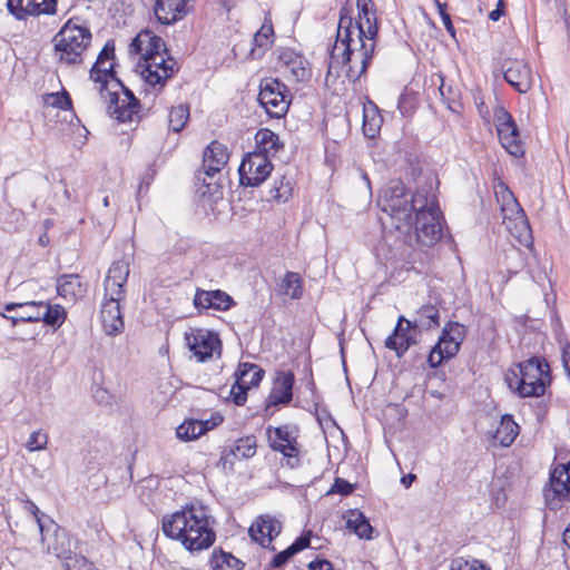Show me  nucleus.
<instances>
[{"instance_id":"nucleus-15","label":"nucleus","mask_w":570,"mask_h":570,"mask_svg":"<svg viewBox=\"0 0 570 570\" xmlns=\"http://www.w3.org/2000/svg\"><path fill=\"white\" fill-rule=\"evenodd\" d=\"M272 169L273 165L267 156L259 151L248 153L238 168L239 181L246 187L259 186L271 175Z\"/></svg>"},{"instance_id":"nucleus-45","label":"nucleus","mask_w":570,"mask_h":570,"mask_svg":"<svg viewBox=\"0 0 570 570\" xmlns=\"http://www.w3.org/2000/svg\"><path fill=\"white\" fill-rule=\"evenodd\" d=\"M274 36L273 26L271 22H264L261 29L254 35V43L259 49H266L272 42Z\"/></svg>"},{"instance_id":"nucleus-14","label":"nucleus","mask_w":570,"mask_h":570,"mask_svg":"<svg viewBox=\"0 0 570 570\" xmlns=\"http://www.w3.org/2000/svg\"><path fill=\"white\" fill-rule=\"evenodd\" d=\"M185 341L197 362L204 363L214 356L220 357L222 341L218 333L206 328H190Z\"/></svg>"},{"instance_id":"nucleus-55","label":"nucleus","mask_w":570,"mask_h":570,"mask_svg":"<svg viewBox=\"0 0 570 570\" xmlns=\"http://www.w3.org/2000/svg\"><path fill=\"white\" fill-rule=\"evenodd\" d=\"M309 542V535H301L291 544V548L295 551V553H297L307 548Z\"/></svg>"},{"instance_id":"nucleus-57","label":"nucleus","mask_w":570,"mask_h":570,"mask_svg":"<svg viewBox=\"0 0 570 570\" xmlns=\"http://www.w3.org/2000/svg\"><path fill=\"white\" fill-rule=\"evenodd\" d=\"M29 507H30V510L33 513L36 521L38 523L40 534H41V542L45 543L46 542V532H45V525L42 524L41 519L38 517L39 509L33 502H29Z\"/></svg>"},{"instance_id":"nucleus-10","label":"nucleus","mask_w":570,"mask_h":570,"mask_svg":"<svg viewBox=\"0 0 570 570\" xmlns=\"http://www.w3.org/2000/svg\"><path fill=\"white\" fill-rule=\"evenodd\" d=\"M466 336V328L458 322H448L439 336L438 343L428 356L430 367L435 368L444 361L454 357Z\"/></svg>"},{"instance_id":"nucleus-32","label":"nucleus","mask_w":570,"mask_h":570,"mask_svg":"<svg viewBox=\"0 0 570 570\" xmlns=\"http://www.w3.org/2000/svg\"><path fill=\"white\" fill-rule=\"evenodd\" d=\"M356 28L353 27L352 17H341L338 20L336 40L331 51L332 60L336 59V51L340 50V45H344V55L345 59H347V53L350 51L351 42H354V38L352 37Z\"/></svg>"},{"instance_id":"nucleus-56","label":"nucleus","mask_w":570,"mask_h":570,"mask_svg":"<svg viewBox=\"0 0 570 570\" xmlns=\"http://www.w3.org/2000/svg\"><path fill=\"white\" fill-rule=\"evenodd\" d=\"M309 570H334L333 564L323 559V560H314L308 563Z\"/></svg>"},{"instance_id":"nucleus-53","label":"nucleus","mask_w":570,"mask_h":570,"mask_svg":"<svg viewBox=\"0 0 570 570\" xmlns=\"http://www.w3.org/2000/svg\"><path fill=\"white\" fill-rule=\"evenodd\" d=\"M440 79H441V85L439 87V91H440L442 99L444 101H446L448 104H450L451 101H454L455 95H454L453 90L451 89L450 86L449 87L445 86L444 79L442 76H440Z\"/></svg>"},{"instance_id":"nucleus-41","label":"nucleus","mask_w":570,"mask_h":570,"mask_svg":"<svg viewBox=\"0 0 570 570\" xmlns=\"http://www.w3.org/2000/svg\"><path fill=\"white\" fill-rule=\"evenodd\" d=\"M417 322L426 328L438 327L440 325V313L434 305H423L417 311Z\"/></svg>"},{"instance_id":"nucleus-38","label":"nucleus","mask_w":570,"mask_h":570,"mask_svg":"<svg viewBox=\"0 0 570 570\" xmlns=\"http://www.w3.org/2000/svg\"><path fill=\"white\" fill-rule=\"evenodd\" d=\"M40 321L52 327H59L66 320V311L60 305H50L42 302L39 308Z\"/></svg>"},{"instance_id":"nucleus-2","label":"nucleus","mask_w":570,"mask_h":570,"mask_svg":"<svg viewBox=\"0 0 570 570\" xmlns=\"http://www.w3.org/2000/svg\"><path fill=\"white\" fill-rule=\"evenodd\" d=\"M214 521L203 505H188L181 511L165 515L161 529L166 537L181 542L189 552L208 549L216 539Z\"/></svg>"},{"instance_id":"nucleus-8","label":"nucleus","mask_w":570,"mask_h":570,"mask_svg":"<svg viewBox=\"0 0 570 570\" xmlns=\"http://www.w3.org/2000/svg\"><path fill=\"white\" fill-rule=\"evenodd\" d=\"M416 193L411 198L405 193V187L401 181H392L383 191V196L379 200L382 210L387 213L391 218L395 219V227L411 228L414 224V213L417 207L414 206Z\"/></svg>"},{"instance_id":"nucleus-24","label":"nucleus","mask_w":570,"mask_h":570,"mask_svg":"<svg viewBox=\"0 0 570 570\" xmlns=\"http://www.w3.org/2000/svg\"><path fill=\"white\" fill-rule=\"evenodd\" d=\"M194 305L198 309L227 311L235 305L234 299L220 289L205 291L198 288L194 296Z\"/></svg>"},{"instance_id":"nucleus-18","label":"nucleus","mask_w":570,"mask_h":570,"mask_svg":"<svg viewBox=\"0 0 570 570\" xmlns=\"http://www.w3.org/2000/svg\"><path fill=\"white\" fill-rule=\"evenodd\" d=\"M236 382L230 389L233 402L244 405L247 400V391L257 386L264 376V370L254 363H240L235 373Z\"/></svg>"},{"instance_id":"nucleus-4","label":"nucleus","mask_w":570,"mask_h":570,"mask_svg":"<svg viewBox=\"0 0 570 570\" xmlns=\"http://www.w3.org/2000/svg\"><path fill=\"white\" fill-rule=\"evenodd\" d=\"M129 275V264L119 259L111 264L104 281L105 295L100 318L105 333L116 335L125 327L121 302L125 301V285Z\"/></svg>"},{"instance_id":"nucleus-7","label":"nucleus","mask_w":570,"mask_h":570,"mask_svg":"<svg viewBox=\"0 0 570 570\" xmlns=\"http://www.w3.org/2000/svg\"><path fill=\"white\" fill-rule=\"evenodd\" d=\"M414 206V226L417 240L424 246H432L442 237L441 212L434 195L425 189L416 191Z\"/></svg>"},{"instance_id":"nucleus-39","label":"nucleus","mask_w":570,"mask_h":570,"mask_svg":"<svg viewBox=\"0 0 570 570\" xmlns=\"http://www.w3.org/2000/svg\"><path fill=\"white\" fill-rule=\"evenodd\" d=\"M357 38L366 39L367 41H376L379 27L376 24V18L374 12L368 16L360 17V21L356 24Z\"/></svg>"},{"instance_id":"nucleus-3","label":"nucleus","mask_w":570,"mask_h":570,"mask_svg":"<svg viewBox=\"0 0 570 570\" xmlns=\"http://www.w3.org/2000/svg\"><path fill=\"white\" fill-rule=\"evenodd\" d=\"M130 52L144 58L141 77L155 90L159 91L167 79L178 70L177 61L167 56L164 40L150 31H142L132 39Z\"/></svg>"},{"instance_id":"nucleus-46","label":"nucleus","mask_w":570,"mask_h":570,"mask_svg":"<svg viewBox=\"0 0 570 570\" xmlns=\"http://www.w3.org/2000/svg\"><path fill=\"white\" fill-rule=\"evenodd\" d=\"M48 444V434L41 430L33 431L26 443V448L30 452L41 451Z\"/></svg>"},{"instance_id":"nucleus-16","label":"nucleus","mask_w":570,"mask_h":570,"mask_svg":"<svg viewBox=\"0 0 570 570\" xmlns=\"http://www.w3.org/2000/svg\"><path fill=\"white\" fill-rule=\"evenodd\" d=\"M495 128L502 147L512 156L523 155V145L515 121L504 108L494 112Z\"/></svg>"},{"instance_id":"nucleus-6","label":"nucleus","mask_w":570,"mask_h":570,"mask_svg":"<svg viewBox=\"0 0 570 570\" xmlns=\"http://www.w3.org/2000/svg\"><path fill=\"white\" fill-rule=\"evenodd\" d=\"M91 39L89 26L78 17L70 18L53 37L59 61L67 65L81 63Z\"/></svg>"},{"instance_id":"nucleus-48","label":"nucleus","mask_w":570,"mask_h":570,"mask_svg":"<svg viewBox=\"0 0 570 570\" xmlns=\"http://www.w3.org/2000/svg\"><path fill=\"white\" fill-rule=\"evenodd\" d=\"M450 570H487L479 560H464L458 558L452 560Z\"/></svg>"},{"instance_id":"nucleus-61","label":"nucleus","mask_w":570,"mask_h":570,"mask_svg":"<svg viewBox=\"0 0 570 570\" xmlns=\"http://www.w3.org/2000/svg\"><path fill=\"white\" fill-rule=\"evenodd\" d=\"M416 479V475L413 474V473H409L404 476H402L401 479V483L405 487V488H410L411 484L413 483V481Z\"/></svg>"},{"instance_id":"nucleus-34","label":"nucleus","mask_w":570,"mask_h":570,"mask_svg":"<svg viewBox=\"0 0 570 570\" xmlns=\"http://www.w3.org/2000/svg\"><path fill=\"white\" fill-rule=\"evenodd\" d=\"M209 566L212 570H240L244 563L230 552L214 549L209 559Z\"/></svg>"},{"instance_id":"nucleus-37","label":"nucleus","mask_w":570,"mask_h":570,"mask_svg":"<svg viewBox=\"0 0 570 570\" xmlns=\"http://www.w3.org/2000/svg\"><path fill=\"white\" fill-rule=\"evenodd\" d=\"M206 423L202 420H186L176 429V435L183 441H193L206 433Z\"/></svg>"},{"instance_id":"nucleus-62","label":"nucleus","mask_w":570,"mask_h":570,"mask_svg":"<svg viewBox=\"0 0 570 570\" xmlns=\"http://www.w3.org/2000/svg\"><path fill=\"white\" fill-rule=\"evenodd\" d=\"M352 8L348 3H345L341 10H340V18L341 17H351Z\"/></svg>"},{"instance_id":"nucleus-13","label":"nucleus","mask_w":570,"mask_h":570,"mask_svg":"<svg viewBox=\"0 0 570 570\" xmlns=\"http://www.w3.org/2000/svg\"><path fill=\"white\" fill-rule=\"evenodd\" d=\"M296 429L291 425H281L277 428L267 426L266 435L269 448L283 454L285 464L291 468L299 465V448L297 443Z\"/></svg>"},{"instance_id":"nucleus-59","label":"nucleus","mask_w":570,"mask_h":570,"mask_svg":"<svg viewBox=\"0 0 570 570\" xmlns=\"http://www.w3.org/2000/svg\"><path fill=\"white\" fill-rule=\"evenodd\" d=\"M372 0H357L358 17H365L371 13L370 6Z\"/></svg>"},{"instance_id":"nucleus-43","label":"nucleus","mask_w":570,"mask_h":570,"mask_svg":"<svg viewBox=\"0 0 570 570\" xmlns=\"http://www.w3.org/2000/svg\"><path fill=\"white\" fill-rule=\"evenodd\" d=\"M271 197L278 202H286L292 195V186L288 180H285L284 177L279 179V181H275L273 188L271 189Z\"/></svg>"},{"instance_id":"nucleus-29","label":"nucleus","mask_w":570,"mask_h":570,"mask_svg":"<svg viewBox=\"0 0 570 570\" xmlns=\"http://www.w3.org/2000/svg\"><path fill=\"white\" fill-rule=\"evenodd\" d=\"M257 443L256 438L254 435H247L244 438L238 439L233 446H230L228 450L225 449L222 452L220 462L224 466H226L227 463L230 465L233 464V461L230 460V456H234L235 459H249L253 458L256 453Z\"/></svg>"},{"instance_id":"nucleus-5","label":"nucleus","mask_w":570,"mask_h":570,"mask_svg":"<svg viewBox=\"0 0 570 570\" xmlns=\"http://www.w3.org/2000/svg\"><path fill=\"white\" fill-rule=\"evenodd\" d=\"M505 376L508 386L520 397H539L551 383L549 363L539 356L530 357L517 364Z\"/></svg>"},{"instance_id":"nucleus-11","label":"nucleus","mask_w":570,"mask_h":570,"mask_svg":"<svg viewBox=\"0 0 570 570\" xmlns=\"http://www.w3.org/2000/svg\"><path fill=\"white\" fill-rule=\"evenodd\" d=\"M258 102L271 118L284 117L291 105V94L276 78H264L259 83Z\"/></svg>"},{"instance_id":"nucleus-21","label":"nucleus","mask_w":570,"mask_h":570,"mask_svg":"<svg viewBox=\"0 0 570 570\" xmlns=\"http://www.w3.org/2000/svg\"><path fill=\"white\" fill-rule=\"evenodd\" d=\"M281 522L269 515H261L250 525L248 534L250 539L263 548H269L272 541L281 533Z\"/></svg>"},{"instance_id":"nucleus-27","label":"nucleus","mask_w":570,"mask_h":570,"mask_svg":"<svg viewBox=\"0 0 570 570\" xmlns=\"http://www.w3.org/2000/svg\"><path fill=\"white\" fill-rule=\"evenodd\" d=\"M188 0H156L154 12L163 24H171L181 20L187 13Z\"/></svg>"},{"instance_id":"nucleus-49","label":"nucleus","mask_w":570,"mask_h":570,"mask_svg":"<svg viewBox=\"0 0 570 570\" xmlns=\"http://www.w3.org/2000/svg\"><path fill=\"white\" fill-rule=\"evenodd\" d=\"M49 98V104L53 107L62 110L71 108V98L66 91L51 94Z\"/></svg>"},{"instance_id":"nucleus-33","label":"nucleus","mask_w":570,"mask_h":570,"mask_svg":"<svg viewBox=\"0 0 570 570\" xmlns=\"http://www.w3.org/2000/svg\"><path fill=\"white\" fill-rule=\"evenodd\" d=\"M346 528L360 539H372L373 528L360 510H350L346 518Z\"/></svg>"},{"instance_id":"nucleus-26","label":"nucleus","mask_w":570,"mask_h":570,"mask_svg":"<svg viewBox=\"0 0 570 570\" xmlns=\"http://www.w3.org/2000/svg\"><path fill=\"white\" fill-rule=\"evenodd\" d=\"M415 326V323L400 316L393 333L385 341V347L394 351L397 356H402L414 343L407 332Z\"/></svg>"},{"instance_id":"nucleus-23","label":"nucleus","mask_w":570,"mask_h":570,"mask_svg":"<svg viewBox=\"0 0 570 570\" xmlns=\"http://www.w3.org/2000/svg\"><path fill=\"white\" fill-rule=\"evenodd\" d=\"M295 376L292 372H278L274 381L265 411L278 404H288L293 397Z\"/></svg>"},{"instance_id":"nucleus-35","label":"nucleus","mask_w":570,"mask_h":570,"mask_svg":"<svg viewBox=\"0 0 570 570\" xmlns=\"http://www.w3.org/2000/svg\"><path fill=\"white\" fill-rule=\"evenodd\" d=\"M518 434L519 425L514 422L512 415H503L497 428L494 439H497L502 446H509L513 443Z\"/></svg>"},{"instance_id":"nucleus-17","label":"nucleus","mask_w":570,"mask_h":570,"mask_svg":"<svg viewBox=\"0 0 570 570\" xmlns=\"http://www.w3.org/2000/svg\"><path fill=\"white\" fill-rule=\"evenodd\" d=\"M543 495L551 510L560 509L563 500L570 501V462L554 468Z\"/></svg>"},{"instance_id":"nucleus-60","label":"nucleus","mask_w":570,"mask_h":570,"mask_svg":"<svg viewBox=\"0 0 570 570\" xmlns=\"http://www.w3.org/2000/svg\"><path fill=\"white\" fill-rule=\"evenodd\" d=\"M223 416L219 414L213 415L209 420L202 421V423H206V432L218 426L223 422Z\"/></svg>"},{"instance_id":"nucleus-42","label":"nucleus","mask_w":570,"mask_h":570,"mask_svg":"<svg viewBox=\"0 0 570 570\" xmlns=\"http://www.w3.org/2000/svg\"><path fill=\"white\" fill-rule=\"evenodd\" d=\"M189 118V108L185 105L173 107L169 111V127L175 131H180Z\"/></svg>"},{"instance_id":"nucleus-47","label":"nucleus","mask_w":570,"mask_h":570,"mask_svg":"<svg viewBox=\"0 0 570 570\" xmlns=\"http://www.w3.org/2000/svg\"><path fill=\"white\" fill-rule=\"evenodd\" d=\"M31 0H8V10L17 18H22L24 14H30Z\"/></svg>"},{"instance_id":"nucleus-30","label":"nucleus","mask_w":570,"mask_h":570,"mask_svg":"<svg viewBox=\"0 0 570 570\" xmlns=\"http://www.w3.org/2000/svg\"><path fill=\"white\" fill-rule=\"evenodd\" d=\"M87 292L86 285L80 282L77 274H65L57 279V293L68 302H76Z\"/></svg>"},{"instance_id":"nucleus-25","label":"nucleus","mask_w":570,"mask_h":570,"mask_svg":"<svg viewBox=\"0 0 570 570\" xmlns=\"http://www.w3.org/2000/svg\"><path fill=\"white\" fill-rule=\"evenodd\" d=\"M229 154L227 147L219 141H212L204 151L203 168L208 177L218 174L228 163Z\"/></svg>"},{"instance_id":"nucleus-19","label":"nucleus","mask_w":570,"mask_h":570,"mask_svg":"<svg viewBox=\"0 0 570 570\" xmlns=\"http://www.w3.org/2000/svg\"><path fill=\"white\" fill-rule=\"evenodd\" d=\"M503 77L520 94H527L533 85V73L530 66L520 59L504 61Z\"/></svg>"},{"instance_id":"nucleus-12","label":"nucleus","mask_w":570,"mask_h":570,"mask_svg":"<svg viewBox=\"0 0 570 570\" xmlns=\"http://www.w3.org/2000/svg\"><path fill=\"white\" fill-rule=\"evenodd\" d=\"M358 49H353L352 43L350 45V51L347 53V59H345L344 55V45H340V50L336 51V59L332 60L330 57V68L333 66L347 65V76L358 79L362 75H364L372 62V58L374 56V50L376 47V41H367L366 39L357 38Z\"/></svg>"},{"instance_id":"nucleus-40","label":"nucleus","mask_w":570,"mask_h":570,"mask_svg":"<svg viewBox=\"0 0 570 570\" xmlns=\"http://www.w3.org/2000/svg\"><path fill=\"white\" fill-rule=\"evenodd\" d=\"M382 118L377 115L376 109L364 107L363 114V131L368 138H374L381 128Z\"/></svg>"},{"instance_id":"nucleus-22","label":"nucleus","mask_w":570,"mask_h":570,"mask_svg":"<svg viewBox=\"0 0 570 570\" xmlns=\"http://www.w3.org/2000/svg\"><path fill=\"white\" fill-rule=\"evenodd\" d=\"M279 62L284 69L283 72L296 82L307 80L311 76L308 61L293 50H282L279 53Z\"/></svg>"},{"instance_id":"nucleus-20","label":"nucleus","mask_w":570,"mask_h":570,"mask_svg":"<svg viewBox=\"0 0 570 570\" xmlns=\"http://www.w3.org/2000/svg\"><path fill=\"white\" fill-rule=\"evenodd\" d=\"M55 528L52 541L48 538L47 533L49 529H45L46 532V542L42 543L43 548L48 553L55 554L58 559L62 561V568L67 570V563L75 561V559H86L82 556L73 554L70 551V540L67 532L63 529H60L56 523L51 522Z\"/></svg>"},{"instance_id":"nucleus-54","label":"nucleus","mask_w":570,"mask_h":570,"mask_svg":"<svg viewBox=\"0 0 570 570\" xmlns=\"http://www.w3.org/2000/svg\"><path fill=\"white\" fill-rule=\"evenodd\" d=\"M439 8H440V16H441L442 22H443L446 31L451 36H454L455 35V29L453 27V23H452L450 14L442 8L441 4H439Z\"/></svg>"},{"instance_id":"nucleus-50","label":"nucleus","mask_w":570,"mask_h":570,"mask_svg":"<svg viewBox=\"0 0 570 570\" xmlns=\"http://www.w3.org/2000/svg\"><path fill=\"white\" fill-rule=\"evenodd\" d=\"M353 490H354V485L352 483H350L348 481H346L342 478H336L334 480V483H333L331 490L327 492V494L338 493L342 495H348L353 492Z\"/></svg>"},{"instance_id":"nucleus-9","label":"nucleus","mask_w":570,"mask_h":570,"mask_svg":"<svg viewBox=\"0 0 570 570\" xmlns=\"http://www.w3.org/2000/svg\"><path fill=\"white\" fill-rule=\"evenodd\" d=\"M497 197L501 202L502 225L520 244H530L532 238L530 226L524 210L513 194L505 186H501Z\"/></svg>"},{"instance_id":"nucleus-31","label":"nucleus","mask_w":570,"mask_h":570,"mask_svg":"<svg viewBox=\"0 0 570 570\" xmlns=\"http://www.w3.org/2000/svg\"><path fill=\"white\" fill-rule=\"evenodd\" d=\"M255 142L256 146L253 151H259L267 158L275 156L283 148L278 135L268 128H262L256 132Z\"/></svg>"},{"instance_id":"nucleus-1","label":"nucleus","mask_w":570,"mask_h":570,"mask_svg":"<svg viewBox=\"0 0 570 570\" xmlns=\"http://www.w3.org/2000/svg\"><path fill=\"white\" fill-rule=\"evenodd\" d=\"M114 57L115 43L107 41L90 69V79L96 83V90L106 104L108 114L120 122H127L138 114L139 101L116 78L114 63L110 62Z\"/></svg>"},{"instance_id":"nucleus-52","label":"nucleus","mask_w":570,"mask_h":570,"mask_svg":"<svg viewBox=\"0 0 570 570\" xmlns=\"http://www.w3.org/2000/svg\"><path fill=\"white\" fill-rule=\"evenodd\" d=\"M67 570H98L88 559H75L67 563Z\"/></svg>"},{"instance_id":"nucleus-36","label":"nucleus","mask_w":570,"mask_h":570,"mask_svg":"<svg viewBox=\"0 0 570 570\" xmlns=\"http://www.w3.org/2000/svg\"><path fill=\"white\" fill-rule=\"evenodd\" d=\"M279 291L292 299H298L303 295V281L298 273L287 272L281 282Z\"/></svg>"},{"instance_id":"nucleus-28","label":"nucleus","mask_w":570,"mask_h":570,"mask_svg":"<svg viewBox=\"0 0 570 570\" xmlns=\"http://www.w3.org/2000/svg\"><path fill=\"white\" fill-rule=\"evenodd\" d=\"M42 307V302H23V303H8L4 305V311L14 312V315L3 317L10 320L12 325H17L19 322H40L39 308Z\"/></svg>"},{"instance_id":"nucleus-58","label":"nucleus","mask_w":570,"mask_h":570,"mask_svg":"<svg viewBox=\"0 0 570 570\" xmlns=\"http://www.w3.org/2000/svg\"><path fill=\"white\" fill-rule=\"evenodd\" d=\"M504 0H498L497 8L489 13V19L492 21H498L504 14Z\"/></svg>"},{"instance_id":"nucleus-63","label":"nucleus","mask_w":570,"mask_h":570,"mask_svg":"<svg viewBox=\"0 0 570 570\" xmlns=\"http://www.w3.org/2000/svg\"><path fill=\"white\" fill-rule=\"evenodd\" d=\"M563 542L570 548V523L563 531Z\"/></svg>"},{"instance_id":"nucleus-64","label":"nucleus","mask_w":570,"mask_h":570,"mask_svg":"<svg viewBox=\"0 0 570 570\" xmlns=\"http://www.w3.org/2000/svg\"><path fill=\"white\" fill-rule=\"evenodd\" d=\"M563 361L566 366L570 363V345L563 348Z\"/></svg>"},{"instance_id":"nucleus-44","label":"nucleus","mask_w":570,"mask_h":570,"mask_svg":"<svg viewBox=\"0 0 570 570\" xmlns=\"http://www.w3.org/2000/svg\"><path fill=\"white\" fill-rule=\"evenodd\" d=\"M58 0H31L30 2V14H55L57 11Z\"/></svg>"},{"instance_id":"nucleus-51","label":"nucleus","mask_w":570,"mask_h":570,"mask_svg":"<svg viewBox=\"0 0 570 570\" xmlns=\"http://www.w3.org/2000/svg\"><path fill=\"white\" fill-rule=\"evenodd\" d=\"M295 551L291 548V546L285 549L284 551L277 553L274 556V558L271 561V566L274 568L282 567L293 556H295Z\"/></svg>"}]
</instances>
